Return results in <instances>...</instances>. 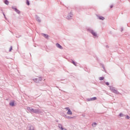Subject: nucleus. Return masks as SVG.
Segmentation results:
<instances>
[{"mask_svg":"<svg viewBox=\"0 0 130 130\" xmlns=\"http://www.w3.org/2000/svg\"><path fill=\"white\" fill-rule=\"evenodd\" d=\"M35 82V83H39V82H41V81H42V77H37L36 78L32 79Z\"/></svg>","mask_w":130,"mask_h":130,"instance_id":"nucleus-3","label":"nucleus"},{"mask_svg":"<svg viewBox=\"0 0 130 130\" xmlns=\"http://www.w3.org/2000/svg\"><path fill=\"white\" fill-rule=\"evenodd\" d=\"M12 9L15 11V12H17V8L16 7H12Z\"/></svg>","mask_w":130,"mask_h":130,"instance_id":"nucleus-26","label":"nucleus"},{"mask_svg":"<svg viewBox=\"0 0 130 130\" xmlns=\"http://www.w3.org/2000/svg\"><path fill=\"white\" fill-rule=\"evenodd\" d=\"M58 126L59 128H60L61 130L63 128V127H62V125L61 124H58Z\"/></svg>","mask_w":130,"mask_h":130,"instance_id":"nucleus-14","label":"nucleus"},{"mask_svg":"<svg viewBox=\"0 0 130 130\" xmlns=\"http://www.w3.org/2000/svg\"><path fill=\"white\" fill-rule=\"evenodd\" d=\"M110 8H111V9H112V8H113V5H111Z\"/></svg>","mask_w":130,"mask_h":130,"instance_id":"nucleus-28","label":"nucleus"},{"mask_svg":"<svg viewBox=\"0 0 130 130\" xmlns=\"http://www.w3.org/2000/svg\"><path fill=\"white\" fill-rule=\"evenodd\" d=\"M106 47L107 48H108V47H109L108 46H106Z\"/></svg>","mask_w":130,"mask_h":130,"instance_id":"nucleus-30","label":"nucleus"},{"mask_svg":"<svg viewBox=\"0 0 130 130\" xmlns=\"http://www.w3.org/2000/svg\"><path fill=\"white\" fill-rule=\"evenodd\" d=\"M27 110H28V112L30 113H35L36 114H39V113H41V111H40V110L34 109L30 107H27Z\"/></svg>","mask_w":130,"mask_h":130,"instance_id":"nucleus-2","label":"nucleus"},{"mask_svg":"<svg viewBox=\"0 0 130 130\" xmlns=\"http://www.w3.org/2000/svg\"><path fill=\"white\" fill-rule=\"evenodd\" d=\"M113 93H114L115 94H120L119 92H118V91L116 89H115V90H114V91H113Z\"/></svg>","mask_w":130,"mask_h":130,"instance_id":"nucleus-15","label":"nucleus"},{"mask_svg":"<svg viewBox=\"0 0 130 130\" xmlns=\"http://www.w3.org/2000/svg\"><path fill=\"white\" fill-rule=\"evenodd\" d=\"M9 105L10 106H12V107H14V106L15 105V101H11L9 103Z\"/></svg>","mask_w":130,"mask_h":130,"instance_id":"nucleus-8","label":"nucleus"},{"mask_svg":"<svg viewBox=\"0 0 130 130\" xmlns=\"http://www.w3.org/2000/svg\"><path fill=\"white\" fill-rule=\"evenodd\" d=\"M17 13L20 15L21 14V12L19 10H17Z\"/></svg>","mask_w":130,"mask_h":130,"instance_id":"nucleus-24","label":"nucleus"},{"mask_svg":"<svg viewBox=\"0 0 130 130\" xmlns=\"http://www.w3.org/2000/svg\"><path fill=\"white\" fill-rule=\"evenodd\" d=\"M42 36L45 37V38H46V39H47L48 38V37H49V36H48V35H46L45 34H42Z\"/></svg>","mask_w":130,"mask_h":130,"instance_id":"nucleus-12","label":"nucleus"},{"mask_svg":"<svg viewBox=\"0 0 130 130\" xmlns=\"http://www.w3.org/2000/svg\"><path fill=\"white\" fill-rule=\"evenodd\" d=\"M87 32H89L92 35L93 38H98V34H97V32L95 31L94 29L90 27L87 28Z\"/></svg>","mask_w":130,"mask_h":130,"instance_id":"nucleus-1","label":"nucleus"},{"mask_svg":"<svg viewBox=\"0 0 130 130\" xmlns=\"http://www.w3.org/2000/svg\"><path fill=\"white\" fill-rule=\"evenodd\" d=\"M98 18L99 19V20H102V21L105 20V18H104L103 16H98Z\"/></svg>","mask_w":130,"mask_h":130,"instance_id":"nucleus-11","label":"nucleus"},{"mask_svg":"<svg viewBox=\"0 0 130 130\" xmlns=\"http://www.w3.org/2000/svg\"><path fill=\"white\" fill-rule=\"evenodd\" d=\"M122 31H123V28L122 27V28H121V32H122Z\"/></svg>","mask_w":130,"mask_h":130,"instance_id":"nucleus-29","label":"nucleus"},{"mask_svg":"<svg viewBox=\"0 0 130 130\" xmlns=\"http://www.w3.org/2000/svg\"><path fill=\"white\" fill-rule=\"evenodd\" d=\"M4 16L6 18V15H5V14H4Z\"/></svg>","mask_w":130,"mask_h":130,"instance_id":"nucleus-31","label":"nucleus"},{"mask_svg":"<svg viewBox=\"0 0 130 130\" xmlns=\"http://www.w3.org/2000/svg\"><path fill=\"white\" fill-rule=\"evenodd\" d=\"M29 130H35V129H34V126H30L29 127Z\"/></svg>","mask_w":130,"mask_h":130,"instance_id":"nucleus-19","label":"nucleus"},{"mask_svg":"<svg viewBox=\"0 0 130 130\" xmlns=\"http://www.w3.org/2000/svg\"><path fill=\"white\" fill-rule=\"evenodd\" d=\"M66 19H67V20H72V19H73V13H69L68 16L66 17Z\"/></svg>","mask_w":130,"mask_h":130,"instance_id":"nucleus-5","label":"nucleus"},{"mask_svg":"<svg viewBox=\"0 0 130 130\" xmlns=\"http://www.w3.org/2000/svg\"><path fill=\"white\" fill-rule=\"evenodd\" d=\"M72 63H73L75 67H77V63L74 61H72Z\"/></svg>","mask_w":130,"mask_h":130,"instance_id":"nucleus-20","label":"nucleus"},{"mask_svg":"<svg viewBox=\"0 0 130 130\" xmlns=\"http://www.w3.org/2000/svg\"><path fill=\"white\" fill-rule=\"evenodd\" d=\"M103 69L105 70V68L103 67Z\"/></svg>","mask_w":130,"mask_h":130,"instance_id":"nucleus-32","label":"nucleus"},{"mask_svg":"<svg viewBox=\"0 0 130 130\" xmlns=\"http://www.w3.org/2000/svg\"><path fill=\"white\" fill-rule=\"evenodd\" d=\"M106 85H107V86H109V82H107L106 83Z\"/></svg>","mask_w":130,"mask_h":130,"instance_id":"nucleus-27","label":"nucleus"},{"mask_svg":"<svg viewBox=\"0 0 130 130\" xmlns=\"http://www.w3.org/2000/svg\"><path fill=\"white\" fill-rule=\"evenodd\" d=\"M64 109H66V110L68 111L67 114H68V115H73V112L70 109V108L67 107L65 108Z\"/></svg>","mask_w":130,"mask_h":130,"instance_id":"nucleus-4","label":"nucleus"},{"mask_svg":"<svg viewBox=\"0 0 130 130\" xmlns=\"http://www.w3.org/2000/svg\"><path fill=\"white\" fill-rule=\"evenodd\" d=\"M56 46L57 48H59V49H63L62 46H61V45L58 43L56 44Z\"/></svg>","mask_w":130,"mask_h":130,"instance_id":"nucleus-7","label":"nucleus"},{"mask_svg":"<svg viewBox=\"0 0 130 130\" xmlns=\"http://www.w3.org/2000/svg\"><path fill=\"white\" fill-rule=\"evenodd\" d=\"M126 119H129V116L128 115H127L125 116Z\"/></svg>","mask_w":130,"mask_h":130,"instance_id":"nucleus-25","label":"nucleus"},{"mask_svg":"<svg viewBox=\"0 0 130 130\" xmlns=\"http://www.w3.org/2000/svg\"><path fill=\"white\" fill-rule=\"evenodd\" d=\"M96 125H97V123L96 122H94L92 124V126H93V127H96Z\"/></svg>","mask_w":130,"mask_h":130,"instance_id":"nucleus-16","label":"nucleus"},{"mask_svg":"<svg viewBox=\"0 0 130 130\" xmlns=\"http://www.w3.org/2000/svg\"><path fill=\"white\" fill-rule=\"evenodd\" d=\"M4 3L5 5H9V1L8 0H4Z\"/></svg>","mask_w":130,"mask_h":130,"instance_id":"nucleus-17","label":"nucleus"},{"mask_svg":"<svg viewBox=\"0 0 130 130\" xmlns=\"http://www.w3.org/2000/svg\"><path fill=\"white\" fill-rule=\"evenodd\" d=\"M95 100H97V98L93 97L90 99H87V101L90 102V101H95Z\"/></svg>","mask_w":130,"mask_h":130,"instance_id":"nucleus-6","label":"nucleus"},{"mask_svg":"<svg viewBox=\"0 0 130 130\" xmlns=\"http://www.w3.org/2000/svg\"><path fill=\"white\" fill-rule=\"evenodd\" d=\"M12 50H13V47L11 46L10 49H9V52H11V51H12Z\"/></svg>","mask_w":130,"mask_h":130,"instance_id":"nucleus-21","label":"nucleus"},{"mask_svg":"<svg viewBox=\"0 0 130 130\" xmlns=\"http://www.w3.org/2000/svg\"><path fill=\"white\" fill-rule=\"evenodd\" d=\"M119 115V116H120V117H123V116H125V115H124L121 113H120Z\"/></svg>","mask_w":130,"mask_h":130,"instance_id":"nucleus-18","label":"nucleus"},{"mask_svg":"<svg viewBox=\"0 0 130 130\" xmlns=\"http://www.w3.org/2000/svg\"><path fill=\"white\" fill-rule=\"evenodd\" d=\"M26 4L27 5V6H30V3L29 2V1H26Z\"/></svg>","mask_w":130,"mask_h":130,"instance_id":"nucleus-22","label":"nucleus"},{"mask_svg":"<svg viewBox=\"0 0 130 130\" xmlns=\"http://www.w3.org/2000/svg\"><path fill=\"white\" fill-rule=\"evenodd\" d=\"M109 87L110 91H111L112 92H113L116 90L115 88L113 86H109Z\"/></svg>","mask_w":130,"mask_h":130,"instance_id":"nucleus-10","label":"nucleus"},{"mask_svg":"<svg viewBox=\"0 0 130 130\" xmlns=\"http://www.w3.org/2000/svg\"><path fill=\"white\" fill-rule=\"evenodd\" d=\"M36 19L37 22H39V23H41V19H40V17H39L38 16H36Z\"/></svg>","mask_w":130,"mask_h":130,"instance_id":"nucleus-9","label":"nucleus"},{"mask_svg":"<svg viewBox=\"0 0 130 130\" xmlns=\"http://www.w3.org/2000/svg\"><path fill=\"white\" fill-rule=\"evenodd\" d=\"M64 117H66V118H68V119H71V118H74V117H71L67 115H65Z\"/></svg>","mask_w":130,"mask_h":130,"instance_id":"nucleus-13","label":"nucleus"},{"mask_svg":"<svg viewBox=\"0 0 130 130\" xmlns=\"http://www.w3.org/2000/svg\"><path fill=\"white\" fill-rule=\"evenodd\" d=\"M99 80H100V81H102V80H104V77H100Z\"/></svg>","mask_w":130,"mask_h":130,"instance_id":"nucleus-23","label":"nucleus"}]
</instances>
